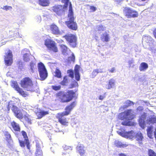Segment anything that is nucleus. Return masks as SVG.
Segmentation results:
<instances>
[{"mask_svg":"<svg viewBox=\"0 0 156 156\" xmlns=\"http://www.w3.org/2000/svg\"><path fill=\"white\" fill-rule=\"evenodd\" d=\"M135 117L133 111L131 109L127 110L120 113L118 115L119 119L123 120L122 124L124 126H132L133 123L130 120L133 119Z\"/></svg>","mask_w":156,"mask_h":156,"instance_id":"f257e3e1","label":"nucleus"},{"mask_svg":"<svg viewBox=\"0 0 156 156\" xmlns=\"http://www.w3.org/2000/svg\"><path fill=\"white\" fill-rule=\"evenodd\" d=\"M151 115L148 117L147 118V120L145 121L146 116V114L145 113L142 115L140 118L139 120V123L140 126L143 129L145 128V126H146V124L150 125V124H153L156 123V116L153 115V113L152 112H150Z\"/></svg>","mask_w":156,"mask_h":156,"instance_id":"f03ea898","label":"nucleus"},{"mask_svg":"<svg viewBox=\"0 0 156 156\" xmlns=\"http://www.w3.org/2000/svg\"><path fill=\"white\" fill-rule=\"evenodd\" d=\"M68 19L69 20L66 22V23L68 27L71 29L76 30L77 29V26L76 23L74 22L73 13L72 5L70 3L69 6Z\"/></svg>","mask_w":156,"mask_h":156,"instance_id":"7ed1b4c3","label":"nucleus"},{"mask_svg":"<svg viewBox=\"0 0 156 156\" xmlns=\"http://www.w3.org/2000/svg\"><path fill=\"white\" fill-rule=\"evenodd\" d=\"M75 93L72 90L69 91L65 93L62 92L58 93L56 95L57 97L63 102H68L73 98Z\"/></svg>","mask_w":156,"mask_h":156,"instance_id":"20e7f679","label":"nucleus"},{"mask_svg":"<svg viewBox=\"0 0 156 156\" xmlns=\"http://www.w3.org/2000/svg\"><path fill=\"white\" fill-rule=\"evenodd\" d=\"M12 102L11 101L9 103L8 108H11L16 117L20 119H22L26 112L23 110H20L17 107L12 105Z\"/></svg>","mask_w":156,"mask_h":156,"instance_id":"39448f33","label":"nucleus"},{"mask_svg":"<svg viewBox=\"0 0 156 156\" xmlns=\"http://www.w3.org/2000/svg\"><path fill=\"white\" fill-rule=\"evenodd\" d=\"M21 86L22 87L25 88L28 91H34L35 90L33 87V84L30 79L26 77L23 79L21 82Z\"/></svg>","mask_w":156,"mask_h":156,"instance_id":"423d86ee","label":"nucleus"},{"mask_svg":"<svg viewBox=\"0 0 156 156\" xmlns=\"http://www.w3.org/2000/svg\"><path fill=\"white\" fill-rule=\"evenodd\" d=\"M38 70L41 80H44L47 77L48 73L44 65L41 62L38 64Z\"/></svg>","mask_w":156,"mask_h":156,"instance_id":"0eeeda50","label":"nucleus"},{"mask_svg":"<svg viewBox=\"0 0 156 156\" xmlns=\"http://www.w3.org/2000/svg\"><path fill=\"white\" fill-rule=\"evenodd\" d=\"M44 44L48 48L55 52H57L58 50L55 42L50 39H47L44 41Z\"/></svg>","mask_w":156,"mask_h":156,"instance_id":"6e6552de","label":"nucleus"},{"mask_svg":"<svg viewBox=\"0 0 156 156\" xmlns=\"http://www.w3.org/2000/svg\"><path fill=\"white\" fill-rule=\"evenodd\" d=\"M64 37L69 44L73 47H75L76 45V38L75 35L72 34H68Z\"/></svg>","mask_w":156,"mask_h":156,"instance_id":"1a4fd4ad","label":"nucleus"},{"mask_svg":"<svg viewBox=\"0 0 156 156\" xmlns=\"http://www.w3.org/2000/svg\"><path fill=\"white\" fill-rule=\"evenodd\" d=\"M117 133L122 137L129 139H133L135 136V133L133 131L127 132L125 130H118Z\"/></svg>","mask_w":156,"mask_h":156,"instance_id":"9d476101","label":"nucleus"},{"mask_svg":"<svg viewBox=\"0 0 156 156\" xmlns=\"http://www.w3.org/2000/svg\"><path fill=\"white\" fill-rule=\"evenodd\" d=\"M12 52L10 50H8L6 53L4 60L6 65L7 66L11 65L12 63Z\"/></svg>","mask_w":156,"mask_h":156,"instance_id":"9b49d317","label":"nucleus"},{"mask_svg":"<svg viewBox=\"0 0 156 156\" xmlns=\"http://www.w3.org/2000/svg\"><path fill=\"white\" fill-rule=\"evenodd\" d=\"M11 86L23 97H25L26 96L27 94L24 93V91L21 89L19 87L16 81H12L11 83Z\"/></svg>","mask_w":156,"mask_h":156,"instance_id":"f8f14e48","label":"nucleus"},{"mask_svg":"<svg viewBox=\"0 0 156 156\" xmlns=\"http://www.w3.org/2000/svg\"><path fill=\"white\" fill-rule=\"evenodd\" d=\"M76 104L74 102L72 103L66 107L65 108V111L62 113H59L63 115H67L70 114L72 110L75 106Z\"/></svg>","mask_w":156,"mask_h":156,"instance_id":"ddd939ff","label":"nucleus"},{"mask_svg":"<svg viewBox=\"0 0 156 156\" xmlns=\"http://www.w3.org/2000/svg\"><path fill=\"white\" fill-rule=\"evenodd\" d=\"M64 116L62 114L58 113L57 114L56 117L58 119L59 121L61 124L67 126L68 124V120L64 117Z\"/></svg>","mask_w":156,"mask_h":156,"instance_id":"4468645a","label":"nucleus"},{"mask_svg":"<svg viewBox=\"0 0 156 156\" xmlns=\"http://www.w3.org/2000/svg\"><path fill=\"white\" fill-rule=\"evenodd\" d=\"M154 42L153 40L150 36H145L143 37L142 42L144 44H146L147 43L149 46L151 45Z\"/></svg>","mask_w":156,"mask_h":156,"instance_id":"2eb2a0df","label":"nucleus"},{"mask_svg":"<svg viewBox=\"0 0 156 156\" xmlns=\"http://www.w3.org/2000/svg\"><path fill=\"white\" fill-rule=\"evenodd\" d=\"M77 152L81 156H85V151L84 149V146L82 144H79L76 147Z\"/></svg>","mask_w":156,"mask_h":156,"instance_id":"dca6fc26","label":"nucleus"},{"mask_svg":"<svg viewBox=\"0 0 156 156\" xmlns=\"http://www.w3.org/2000/svg\"><path fill=\"white\" fill-rule=\"evenodd\" d=\"M35 112L39 119L41 118L43 116L48 114V111H44L40 108H37V111H35Z\"/></svg>","mask_w":156,"mask_h":156,"instance_id":"f3484780","label":"nucleus"},{"mask_svg":"<svg viewBox=\"0 0 156 156\" xmlns=\"http://www.w3.org/2000/svg\"><path fill=\"white\" fill-rule=\"evenodd\" d=\"M115 85V81L113 79L110 80L108 82V83L105 85H104V87L106 89H110L111 88L114 87Z\"/></svg>","mask_w":156,"mask_h":156,"instance_id":"a211bd4d","label":"nucleus"},{"mask_svg":"<svg viewBox=\"0 0 156 156\" xmlns=\"http://www.w3.org/2000/svg\"><path fill=\"white\" fill-rule=\"evenodd\" d=\"M60 46L62 52L64 55H67L71 53L70 50L66 45L61 44L60 45Z\"/></svg>","mask_w":156,"mask_h":156,"instance_id":"6ab92c4d","label":"nucleus"},{"mask_svg":"<svg viewBox=\"0 0 156 156\" xmlns=\"http://www.w3.org/2000/svg\"><path fill=\"white\" fill-rule=\"evenodd\" d=\"M11 124L12 127L11 130L13 132L20 131V128L18 124L14 121H13L11 122Z\"/></svg>","mask_w":156,"mask_h":156,"instance_id":"aec40b11","label":"nucleus"},{"mask_svg":"<svg viewBox=\"0 0 156 156\" xmlns=\"http://www.w3.org/2000/svg\"><path fill=\"white\" fill-rule=\"evenodd\" d=\"M63 7L62 5H57L53 7V11L57 14L59 15L62 12Z\"/></svg>","mask_w":156,"mask_h":156,"instance_id":"412c9836","label":"nucleus"},{"mask_svg":"<svg viewBox=\"0 0 156 156\" xmlns=\"http://www.w3.org/2000/svg\"><path fill=\"white\" fill-rule=\"evenodd\" d=\"M80 67L77 65H76L75 67L74 73L76 79L77 81H79L80 80V75L79 73Z\"/></svg>","mask_w":156,"mask_h":156,"instance_id":"4be33fe9","label":"nucleus"},{"mask_svg":"<svg viewBox=\"0 0 156 156\" xmlns=\"http://www.w3.org/2000/svg\"><path fill=\"white\" fill-rule=\"evenodd\" d=\"M36 147V151L35 153V156H41L42 152L41 150L40 144L38 143H37Z\"/></svg>","mask_w":156,"mask_h":156,"instance_id":"5701e85b","label":"nucleus"},{"mask_svg":"<svg viewBox=\"0 0 156 156\" xmlns=\"http://www.w3.org/2000/svg\"><path fill=\"white\" fill-rule=\"evenodd\" d=\"M51 30L53 34H58L60 33V31L58 27L55 25H52L51 26Z\"/></svg>","mask_w":156,"mask_h":156,"instance_id":"b1692460","label":"nucleus"},{"mask_svg":"<svg viewBox=\"0 0 156 156\" xmlns=\"http://www.w3.org/2000/svg\"><path fill=\"white\" fill-rule=\"evenodd\" d=\"M110 39L109 36L108 34L105 32L101 36V39L104 42H108L109 41Z\"/></svg>","mask_w":156,"mask_h":156,"instance_id":"393cba45","label":"nucleus"},{"mask_svg":"<svg viewBox=\"0 0 156 156\" xmlns=\"http://www.w3.org/2000/svg\"><path fill=\"white\" fill-rule=\"evenodd\" d=\"M115 145L117 147H126L128 146V144H123L120 141L118 140L115 141L114 143Z\"/></svg>","mask_w":156,"mask_h":156,"instance_id":"a878e982","label":"nucleus"},{"mask_svg":"<svg viewBox=\"0 0 156 156\" xmlns=\"http://www.w3.org/2000/svg\"><path fill=\"white\" fill-rule=\"evenodd\" d=\"M148 68L147 64L145 62L141 63L139 67V70L140 71H145Z\"/></svg>","mask_w":156,"mask_h":156,"instance_id":"bb28decb","label":"nucleus"},{"mask_svg":"<svg viewBox=\"0 0 156 156\" xmlns=\"http://www.w3.org/2000/svg\"><path fill=\"white\" fill-rule=\"evenodd\" d=\"M135 135V138L139 144L142 143V140L143 139V136L142 134L140 132H138Z\"/></svg>","mask_w":156,"mask_h":156,"instance_id":"cd10ccee","label":"nucleus"},{"mask_svg":"<svg viewBox=\"0 0 156 156\" xmlns=\"http://www.w3.org/2000/svg\"><path fill=\"white\" fill-rule=\"evenodd\" d=\"M132 10L129 8H125L123 10V12L125 16L128 18H130V14L132 12Z\"/></svg>","mask_w":156,"mask_h":156,"instance_id":"c85d7f7f","label":"nucleus"},{"mask_svg":"<svg viewBox=\"0 0 156 156\" xmlns=\"http://www.w3.org/2000/svg\"><path fill=\"white\" fill-rule=\"evenodd\" d=\"M22 133L23 136L24 138V140L25 142V144L27 145V147L28 149H29V140H28V137L27 136V133L24 131H22Z\"/></svg>","mask_w":156,"mask_h":156,"instance_id":"c756f323","label":"nucleus"},{"mask_svg":"<svg viewBox=\"0 0 156 156\" xmlns=\"http://www.w3.org/2000/svg\"><path fill=\"white\" fill-rule=\"evenodd\" d=\"M153 128L151 126L148 127L147 129V132L148 136L150 138H151L153 136Z\"/></svg>","mask_w":156,"mask_h":156,"instance_id":"7c9ffc66","label":"nucleus"},{"mask_svg":"<svg viewBox=\"0 0 156 156\" xmlns=\"http://www.w3.org/2000/svg\"><path fill=\"white\" fill-rule=\"evenodd\" d=\"M25 51V50H23V52ZM25 51L27 52L24 54L23 55V59L25 62H28L29 61L30 58H29V52L27 51V49H26Z\"/></svg>","mask_w":156,"mask_h":156,"instance_id":"2f4dec72","label":"nucleus"},{"mask_svg":"<svg viewBox=\"0 0 156 156\" xmlns=\"http://www.w3.org/2000/svg\"><path fill=\"white\" fill-rule=\"evenodd\" d=\"M4 135L6 137V140L9 143L11 142L12 140L10 134L8 132L5 131L4 133Z\"/></svg>","mask_w":156,"mask_h":156,"instance_id":"473e14b6","label":"nucleus"},{"mask_svg":"<svg viewBox=\"0 0 156 156\" xmlns=\"http://www.w3.org/2000/svg\"><path fill=\"white\" fill-rule=\"evenodd\" d=\"M39 4L42 6H47L49 4V0H39Z\"/></svg>","mask_w":156,"mask_h":156,"instance_id":"72a5a7b5","label":"nucleus"},{"mask_svg":"<svg viewBox=\"0 0 156 156\" xmlns=\"http://www.w3.org/2000/svg\"><path fill=\"white\" fill-rule=\"evenodd\" d=\"M102 72H103V70L101 69L94 70L92 73V77H95L98 73H101Z\"/></svg>","mask_w":156,"mask_h":156,"instance_id":"f704fd0d","label":"nucleus"},{"mask_svg":"<svg viewBox=\"0 0 156 156\" xmlns=\"http://www.w3.org/2000/svg\"><path fill=\"white\" fill-rule=\"evenodd\" d=\"M69 80V76H65L63 80L61 82L60 84L63 85H66L68 82Z\"/></svg>","mask_w":156,"mask_h":156,"instance_id":"c9c22d12","label":"nucleus"},{"mask_svg":"<svg viewBox=\"0 0 156 156\" xmlns=\"http://www.w3.org/2000/svg\"><path fill=\"white\" fill-rule=\"evenodd\" d=\"M23 118H24L26 121L28 123L31 124V121L30 118V116L27 112H26V114L24 115Z\"/></svg>","mask_w":156,"mask_h":156,"instance_id":"e433bc0d","label":"nucleus"},{"mask_svg":"<svg viewBox=\"0 0 156 156\" xmlns=\"http://www.w3.org/2000/svg\"><path fill=\"white\" fill-rule=\"evenodd\" d=\"M62 147L64 150L67 151V153H69L72 150V147L66 145H63Z\"/></svg>","mask_w":156,"mask_h":156,"instance_id":"4c0bfd02","label":"nucleus"},{"mask_svg":"<svg viewBox=\"0 0 156 156\" xmlns=\"http://www.w3.org/2000/svg\"><path fill=\"white\" fill-rule=\"evenodd\" d=\"M125 104L124 106V108H126L129 106L133 105H134V103L132 101L127 100L126 101Z\"/></svg>","mask_w":156,"mask_h":156,"instance_id":"58836bf2","label":"nucleus"},{"mask_svg":"<svg viewBox=\"0 0 156 156\" xmlns=\"http://www.w3.org/2000/svg\"><path fill=\"white\" fill-rule=\"evenodd\" d=\"M54 75L58 78H60L61 77V74L60 71L58 69H56Z\"/></svg>","mask_w":156,"mask_h":156,"instance_id":"ea45409f","label":"nucleus"},{"mask_svg":"<svg viewBox=\"0 0 156 156\" xmlns=\"http://www.w3.org/2000/svg\"><path fill=\"white\" fill-rule=\"evenodd\" d=\"M130 15V18L137 17L138 16V13L137 12L132 10Z\"/></svg>","mask_w":156,"mask_h":156,"instance_id":"a19ab883","label":"nucleus"},{"mask_svg":"<svg viewBox=\"0 0 156 156\" xmlns=\"http://www.w3.org/2000/svg\"><path fill=\"white\" fill-rule=\"evenodd\" d=\"M67 73L69 74V76L73 78L74 77V73L73 70H69L67 71Z\"/></svg>","mask_w":156,"mask_h":156,"instance_id":"79ce46f5","label":"nucleus"},{"mask_svg":"<svg viewBox=\"0 0 156 156\" xmlns=\"http://www.w3.org/2000/svg\"><path fill=\"white\" fill-rule=\"evenodd\" d=\"M70 54H71L72 56L69 57L68 60L69 61L74 62L75 59V57L73 53L71 52Z\"/></svg>","mask_w":156,"mask_h":156,"instance_id":"37998d69","label":"nucleus"},{"mask_svg":"<svg viewBox=\"0 0 156 156\" xmlns=\"http://www.w3.org/2000/svg\"><path fill=\"white\" fill-rule=\"evenodd\" d=\"M148 154L149 156H156V154L151 150H149Z\"/></svg>","mask_w":156,"mask_h":156,"instance_id":"c03bdc74","label":"nucleus"},{"mask_svg":"<svg viewBox=\"0 0 156 156\" xmlns=\"http://www.w3.org/2000/svg\"><path fill=\"white\" fill-rule=\"evenodd\" d=\"M2 8L4 10L6 11L10 10L12 9V7L10 6H4L3 7H2Z\"/></svg>","mask_w":156,"mask_h":156,"instance_id":"a18cd8bd","label":"nucleus"},{"mask_svg":"<svg viewBox=\"0 0 156 156\" xmlns=\"http://www.w3.org/2000/svg\"><path fill=\"white\" fill-rule=\"evenodd\" d=\"M97 29L99 30L103 31L106 29V27L102 25H99L98 26H97Z\"/></svg>","mask_w":156,"mask_h":156,"instance_id":"49530a36","label":"nucleus"},{"mask_svg":"<svg viewBox=\"0 0 156 156\" xmlns=\"http://www.w3.org/2000/svg\"><path fill=\"white\" fill-rule=\"evenodd\" d=\"M52 88L55 90H59L61 88V86H52Z\"/></svg>","mask_w":156,"mask_h":156,"instance_id":"de8ad7c7","label":"nucleus"},{"mask_svg":"<svg viewBox=\"0 0 156 156\" xmlns=\"http://www.w3.org/2000/svg\"><path fill=\"white\" fill-rule=\"evenodd\" d=\"M133 59H131L128 61V64L129 68L131 67H134V65L133 64Z\"/></svg>","mask_w":156,"mask_h":156,"instance_id":"09e8293b","label":"nucleus"},{"mask_svg":"<svg viewBox=\"0 0 156 156\" xmlns=\"http://www.w3.org/2000/svg\"><path fill=\"white\" fill-rule=\"evenodd\" d=\"M78 86V83L75 81L74 82H73L72 84V87H77Z\"/></svg>","mask_w":156,"mask_h":156,"instance_id":"8fccbe9b","label":"nucleus"},{"mask_svg":"<svg viewBox=\"0 0 156 156\" xmlns=\"http://www.w3.org/2000/svg\"><path fill=\"white\" fill-rule=\"evenodd\" d=\"M141 104L143 105L145 104L147 106H148L150 104L147 101H141Z\"/></svg>","mask_w":156,"mask_h":156,"instance_id":"3c124183","label":"nucleus"},{"mask_svg":"<svg viewBox=\"0 0 156 156\" xmlns=\"http://www.w3.org/2000/svg\"><path fill=\"white\" fill-rule=\"evenodd\" d=\"M62 2L65 4L67 5L69 2V0H62Z\"/></svg>","mask_w":156,"mask_h":156,"instance_id":"603ef678","label":"nucleus"},{"mask_svg":"<svg viewBox=\"0 0 156 156\" xmlns=\"http://www.w3.org/2000/svg\"><path fill=\"white\" fill-rule=\"evenodd\" d=\"M35 65V64L34 63L32 62L30 63V69L32 70H33V68H34Z\"/></svg>","mask_w":156,"mask_h":156,"instance_id":"864d4df0","label":"nucleus"},{"mask_svg":"<svg viewBox=\"0 0 156 156\" xmlns=\"http://www.w3.org/2000/svg\"><path fill=\"white\" fill-rule=\"evenodd\" d=\"M90 9L93 12L95 11L96 10V7L94 6H90Z\"/></svg>","mask_w":156,"mask_h":156,"instance_id":"5fc2aeb1","label":"nucleus"},{"mask_svg":"<svg viewBox=\"0 0 156 156\" xmlns=\"http://www.w3.org/2000/svg\"><path fill=\"white\" fill-rule=\"evenodd\" d=\"M19 142L20 143V145L21 147H24V144L23 141H21L20 140Z\"/></svg>","mask_w":156,"mask_h":156,"instance_id":"6e6d98bb","label":"nucleus"},{"mask_svg":"<svg viewBox=\"0 0 156 156\" xmlns=\"http://www.w3.org/2000/svg\"><path fill=\"white\" fill-rule=\"evenodd\" d=\"M115 70V69L114 68H112L111 69H109V71L111 73H114Z\"/></svg>","mask_w":156,"mask_h":156,"instance_id":"4d7b16f0","label":"nucleus"},{"mask_svg":"<svg viewBox=\"0 0 156 156\" xmlns=\"http://www.w3.org/2000/svg\"><path fill=\"white\" fill-rule=\"evenodd\" d=\"M19 68L21 69L22 67H23V66H22V62H19Z\"/></svg>","mask_w":156,"mask_h":156,"instance_id":"13d9d810","label":"nucleus"},{"mask_svg":"<svg viewBox=\"0 0 156 156\" xmlns=\"http://www.w3.org/2000/svg\"><path fill=\"white\" fill-rule=\"evenodd\" d=\"M105 98V96L103 95H101L100 96L99 99L100 100H102Z\"/></svg>","mask_w":156,"mask_h":156,"instance_id":"bf43d9fd","label":"nucleus"},{"mask_svg":"<svg viewBox=\"0 0 156 156\" xmlns=\"http://www.w3.org/2000/svg\"><path fill=\"white\" fill-rule=\"evenodd\" d=\"M143 109V107H142L140 106L138 107L137 110L139 111H141Z\"/></svg>","mask_w":156,"mask_h":156,"instance_id":"052dcab7","label":"nucleus"},{"mask_svg":"<svg viewBox=\"0 0 156 156\" xmlns=\"http://www.w3.org/2000/svg\"><path fill=\"white\" fill-rule=\"evenodd\" d=\"M153 34L155 37L156 39V28L153 31Z\"/></svg>","mask_w":156,"mask_h":156,"instance_id":"680f3d73","label":"nucleus"},{"mask_svg":"<svg viewBox=\"0 0 156 156\" xmlns=\"http://www.w3.org/2000/svg\"><path fill=\"white\" fill-rule=\"evenodd\" d=\"M119 156H127L125 154L121 153L119 154Z\"/></svg>","mask_w":156,"mask_h":156,"instance_id":"e2e57ef3","label":"nucleus"},{"mask_svg":"<svg viewBox=\"0 0 156 156\" xmlns=\"http://www.w3.org/2000/svg\"><path fill=\"white\" fill-rule=\"evenodd\" d=\"M37 18L38 19V20H37V21L38 22L40 21L41 20V17L40 16H38L37 17Z\"/></svg>","mask_w":156,"mask_h":156,"instance_id":"0e129e2a","label":"nucleus"},{"mask_svg":"<svg viewBox=\"0 0 156 156\" xmlns=\"http://www.w3.org/2000/svg\"><path fill=\"white\" fill-rule=\"evenodd\" d=\"M123 0H115V1H116V2H117V3H119V2H120L122 1Z\"/></svg>","mask_w":156,"mask_h":156,"instance_id":"69168bd1","label":"nucleus"},{"mask_svg":"<svg viewBox=\"0 0 156 156\" xmlns=\"http://www.w3.org/2000/svg\"><path fill=\"white\" fill-rule=\"evenodd\" d=\"M141 1L144 2L146 1H148L149 0H141Z\"/></svg>","mask_w":156,"mask_h":156,"instance_id":"338daca9","label":"nucleus"},{"mask_svg":"<svg viewBox=\"0 0 156 156\" xmlns=\"http://www.w3.org/2000/svg\"><path fill=\"white\" fill-rule=\"evenodd\" d=\"M63 156H66L65 154L63 155Z\"/></svg>","mask_w":156,"mask_h":156,"instance_id":"774afa93","label":"nucleus"}]
</instances>
